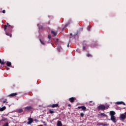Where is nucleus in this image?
<instances>
[{"label":"nucleus","mask_w":126,"mask_h":126,"mask_svg":"<svg viewBox=\"0 0 126 126\" xmlns=\"http://www.w3.org/2000/svg\"><path fill=\"white\" fill-rule=\"evenodd\" d=\"M109 115L110 116L111 121H112L113 123H114V124H116V123H117V118H116V116H115L116 112H115V111H111L110 112Z\"/></svg>","instance_id":"1"},{"label":"nucleus","mask_w":126,"mask_h":126,"mask_svg":"<svg viewBox=\"0 0 126 126\" xmlns=\"http://www.w3.org/2000/svg\"><path fill=\"white\" fill-rule=\"evenodd\" d=\"M7 28L8 29H9V30L10 31H11V30L12 29V26H11L10 25L8 24V23H7V25H4V31H5V30L7 29Z\"/></svg>","instance_id":"2"},{"label":"nucleus","mask_w":126,"mask_h":126,"mask_svg":"<svg viewBox=\"0 0 126 126\" xmlns=\"http://www.w3.org/2000/svg\"><path fill=\"white\" fill-rule=\"evenodd\" d=\"M98 110L99 111H104V110H106V106L104 105H100L98 106Z\"/></svg>","instance_id":"3"},{"label":"nucleus","mask_w":126,"mask_h":126,"mask_svg":"<svg viewBox=\"0 0 126 126\" xmlns=\"http://www.w3.org/2000/svg\"><path fill=\"white\" fill-rule=\"evenodd\" d=\"M26 111H28V112H30V111H32L33 110V108L32 106H27L24 108Z\"/></svg>","instance_id":"4"},{"label":"nucleus","mask_w":126,"mask_h":126,"mask_svg":"<svg viewBox=\"0 0 126 126\" xmlns=\"http://www.w3.org/2000/svg\"><path fill=\"white\" fill-rule=\"evenodd\" d=\"M48 107L49 108H58V107H59V104L49 105Z\"/></svg>","instance_id":"5"},{"label":"nucleus","mask_w":126,"mask_h":126,"mask_svg":"<svg viewBox=\"0 0 126 126\" xmlns=\"http://www.w3.org/2000/svg\"><path fill=\"white\" fill-rule=\"evenodd\" d=\"M28 121H29V122H27V124L28 125H31V124H32V123H33V119L32 118H29L28 119Z\"/></svg>","instance_id":"6"},{"label":"nucleus","mask_w":126,"mask_h":126,"mask_svg":"<svg viewBox=\"0 0 126 126\" xmlns=\"http://www.w3.org/2000/svg\"><path fill=\"white\" fill-rule=\"evenodd\" d=\"M77 109H82V110L84 112H85V111H86V107H85V106H78Z\"/></svg>","instance_id":"7"},{"label":"nucleus","mask_w":126,"mask_h":126,"mask_svg":"<svg viewBox=\"0 0 126 126\" xmlns=\"http://www.w3.org/2000/svg\"><path fill=\"white\" fill-rule=\"evenodd\" d=\"M120 118L121 119H122V120H125L126 118V114H121Z\"/></svg>","instance_id":"8"},{"label":"nucleus","mask_w":126,"mask_h":126,"mask_svg":"<svg viewBox=\"0 0 126 126\" xmlns=\"http://www.w3.org/2000/svg\"><path fill=\"white\" fill-rule=\"evenodd\" d=\"M16 95H17V93H12L10 95H8V97H13L14 96H16Z\"/></svg>","instance_id":"9"},{"label":"nucleus","mask_w":126,"mask_h":126,"mask_svg":"<svg viewBox=\"0 0 126 126\" xmlns=\"http://www.w3.org/2000/svg\"><path fill=\"white\" fill-rule=\"evenodd\" d=\"M69 100L71 103H73L74 102V100H75V98H74V97H70V98H69Z\"/></svg>","instance_id":"10"},{"label":"nucleus","mask_w":126,"mask_h":126,"mask_svg":"<svg viewBox=\"0 0 126 126\" xmlns=\"http://www.w3.org/2000/svg\"><path fill=\"white\" fill-rule=\"evenodd\" d=\"M57 126H63V123H62V121H58L57 122Z\"/></svg>","instance_id":"11"},{"label":"nucleus","mask_w":126,"mask_h":126,"mask_svg":"<svg viewBox=\"0 0 126 126\" xmlns=\"http://www.w3.org/2000/svg\"><path fill=\"white\" fill-rule=\"evenodd\" d=\"M51 34H52V35H54V36H57V32L54 31H51Z\"/></svg>","instance_id":"12"},{"label":"nucleus","mask_w":126,"mask_h":126,"mask_svg":"<svg viewBox=\"0 0 126 126\" xmlns=\"http://www.w3.org/2000/svg\"><path fill=\"white\" fill-rule=\"evenodd\" d=\"M6 109V107L5 106H3V107L0 108V112H2L4 111Z\"/></svg>","instance_id":"13"},{"label":"nucleus","mask_w":126,"mask_h":126,"mask_svg":"<svg viewBox=\"0 0 126 126\" xmlns=\"http://www.w3.org/2000/svg\"><path fill=\"white\" fill-rule=\"evenodd\" d=\"M99 116H100V117H107V115L105 114V113H100L99 114Z\"/></svg>","instance_id":"14"},{"label":"nucleus","mask_w":126,"mask_h":126,"mask_svg":"<svg viewBox=\"0 0 126 126\" xmlns=\"http://www.w3.org/2000/svg\"><path fill=\"white\" fill-rule=\"evenodd\" d=\"M89 105L90 106H94V105L95 104L94 103V102H93V101H90L89 102Z\"/></svg>","instance_id":"15"},{"label":"nucleus","mask_w":126,"mask_h":126,"mask_svg":"<svg viewBox=\"0 0 126 126\" xmlns=\"http://www.w3.org/2000/svg\"><path fill=\"white\" fill-rule=\"evenodd\" d=\"M49 114H55V111L49 109Z\"/></svg>","instance_id":"16"},{"label":"nucleus","mask_w":126,"mask_h":126,"mask_svg":"<svg viewBox=\"0 0 126 126\" xmlns=\"http://www.w3.org/2000/svg\"><path fill=\"white\" fill-rule=\"evenodd\" d=\"M5 121H7V118L2 117V119L1 120V122H5Z\"/></svg>","instance_id":"17"},{"label":"nucleus","mask_w":126,"mask_h":126,"mask_svg":"<svg viewBox=\"0 0 126 126\" xmlns=\"http://www.w3.org/2000/svg\"><path fill=\"white\" fill-rule=\"evenodd\" d=\"M6 65H7V66H10V65H11V62H7L6 63Z\"/></svg>","instance_id":"18"},{"label":"nucleus","mask_w":126,"mask_h":126,"mask_svg":"<svg viewBox=\"0 0 126 126\" xmlns=\"http://www.w3.org/2000/svg\"><path fill=\"white\" fill-rule=\"evenodd\" d=\"M87 57H88V58L91 57L92 58V57H93V56L91 54H90V53H88L87 54Z\"/></svg>","instance_id":"19"},{"label":"nucleus","mask_w":126,"mask_h":126,"mask_svg":"<svg viewBox=\"0 0 126 126\" xmlns=\"http://www.w3.org/2000/svg\"><path fill=\"white\" fill-rule=\"evenodd\" d=\"M39 40L41 44H42V45H43V46H45V43L44 42V41H42L41 39H39Z\"/></svg>","instance_id":"20"},{"label":"nucleus","mask_w":126,"mask_h":126,"mask_svg":"<svg viewBox=\"0 0 126 126\" xmlns=\"http://www.w3.org/2000/svg\"><path fill=\"white\" fill-rule=\"evenodd\" d=\"M123 101H117L116 102V104H117V105H122V104H123Z\"/></svg>","instance_id":"21"},{"label":"nucleus","mask_w":126,"mask_h":126,"mask_svg":"<svg viewBox=\"0 0 126 126\" xmlns=\"http://www.w3.org/2000/svg\"><path fill=\"white\" fill-rule=\"evenodd\" d=\"M100 126H109V124L101 123V124H100Z\"/></svg>","instance_id":"22"},{"label":"nucleus","mask_w":126,"mask_h":126,"mask_svg":"<svg viewBox=\"0 0 126 126\" xmlns=\"http://www.w3.org/2000/svg\"><path fill=\"white\" fill-rule=\"evenodd\" d=\"M6 35H7V36H9V37L11 38V36H12L11 33L6 32Z\"/></svg>","instance_id":"23"},{"label":"nucleus","mask_w":126,"mask_h":126,"mask_svg":"<svg viewBox=\"0 0 126 126\" xmlns=\"http://www.w3.org/2000/svg\"><path fill=\"white\" fill-rule=\"evenodd\" d=\"M92 27H91V26H89L87 28V30L88 31H90L91 28H92Z\"/></svg>","instance_id":"24"},{"label":"nucleus","mask_w":126,"mask_h":126,"mask_svg":"<svg viewBox=\"0 0 126 126\" xmlns=\"http://www.w3.org/2000/svg\"><path fill=\"white\" fill-rule=\"evenodd\" d=\"M57 49L58 52H61V47L60 46L58 47Z\"/></svg>","instance_id":"25"},{"label":"nucleus","mask_w":126,"mask_h":126,"mask_svg":"<svg viewBox=\"0 0 126 126\" xmlns=\"http://www.w3.org/2000/svg\"><path fill=\"white\" fill-rule=\"evenodd\" d=\"M18 112V113H22V112H23V109H19Z\"/></svg>","instance_id":"26"},{"label":"nucleus","mask_w":126,"mask_h":126,"mask_svg":"<svg viewBox=\"0 0 126 126\" xmlns=\"http://www.w3.org/2000/svg\"><path fill=\"white\" fill-rule=\"evenodd\" d=\"M5 63V62H4V60H2L1 62V64L2 65V64H4Z\"/></svg>","instance_id":"27"},{"label":"nucleus","mask_w":126,"mask_h":126,"mask_svg":"<svg viewBox=\"0 0 126 126\" xmlns=\"http://www.w3.org/2000/svg\"><path fill=\"white\" fill-rule=\"evenodd\" d=\"M80 116H81V117H82V118H83V117H84V113H80Z\"/></svg>","instance_id":"28"},{"label":"nucleus","mask_w":126,"mask_h":126,"mask_svg":"<svg viewBox=\"0 0 126 126\" xmlns=\"http://www.w3.org/2000/svg\"><path fill=\"white\" fill-rule=\"evenodd\" d=\"M3 126H8V123H6L3 125Z\"/></svg>","instance_id":"29"},{"label":"nucleus","mask_w":126,"mask_h":126,"mask_svg":"<svg viewBox=\"0 0 126 126\" xmlns=\"http://www.w3.org/2000/svg\"><path fill=\"white\" fill-rule=\"evenodd\" d=\"M48 39H51L52 38V35L51 34H49L48 36Z\"/></svg>","instance_id":"30"},{"label":"nucleus","mask_w":126,"mask_h":126,"mask_svg":"<svg viewBox=\"0 0 126 126\" xmlns=\"http://www.w3.org/2000/svg\"><path fill=\"white\" fill-rule=\"evenodd\" d=\"M108 108H109V105H107L105 106V110H107V109H108Z\"/></svg>","instance_id":"31"},{"label":"nucleus","mask_w":126,"mask_h":126,"mask_svg":"<svg viewBox=\"0 0 126 126\" xmlns=\"http://www.w3.org/2000/svg\"><path fill=\"white\" fill-rule=\"evenodd\" d=\"M6 101H7L6 99H4V100L3 101V103H6Z\"/></svg>","instance_id":"32"},{"label":"nucleus","mask_w":126,"mask_h":126,"mask_svg":"<svg viewBox=\"0 0 126 126\" xmlns=\"http://www.w3.org/2000/svg\"><path fill=\"white\" fill-rule=\"evenodd\" d=\"M34 121H35V123H38V122H39L37 119L34 120Z\"/></svg>","instance_id":"33"},{"label":"nucleus","mask_w":126,"mask_h":126,"mask_svg":"<svg viewBox=\"0 0 126 126\" xmlns=\"http://www.w3.org/2000/svg\"><path fill=\"white\" fill-rule=\"evenodd\" d=\"M85 46H83V50L84 51V50H85Z\"/></svg>","instance_id":"34"},{"label":"nucleus","mask_w":126,"mask_h":126,"mask_svg":"<svg viewBox=\"0 0 126 126\" xmlns=\"http://www.w3.org/2000/svg\"><path fill=\"white\" fill-rule=\"evenodd\" d=\"M43 124H44V126H47V124H46V122H44Z\"/></svg>","instance_id":"35"},{"label":"nucleus","mask_w":126,"mask_h":126,"mask_svg":"<svg viewBox=\"0 0 126 126\" xmlns=\"http://www.w3.org/2000/svg\"><path fill=\"white\" fill-rule=\"evenodd\" d=\"M2 13H5V10H3L2 11Z\"/></svg>","instance_id":"36"},{"label":"nucleus","mask_w":126,"mask_h":126,"mask_svg":"<svg viewBox=\"0 0 126 126\" xmlns=\"http://www.w3.org/2000/svg\"><path fill=\"white\" fill-rule=\"evenodd\" d=\"M10 68L9 67H6V70H9Z\"/></svg>","instance_id":"37"},{"label":"nucleus","mask_w":126,"mask_h":126,"mask_svg":"<svg viewBox=\"0 0 126 126\" xmlns=\"http://www.w3.org/2000/svg\"><path fill=\"white\" fill-rule=\"evenodd\" d=\"M122 104L124 105V106H126V103L124 102H123Z\"/></svg>","instance_id":"38"},{"label":"nucleus","mask_w":126,"mask_h":126,"mask_svg":"<svg viewBox=\"0 0 126 126\" xmlns=\"http://www.w3.org/2000/svg\"><path fill=\"white\" fill-rule=\"evenodd\" d=\"M67 47H68V48L69 47V43H68Z\"/></svg>","instance_id":"39"},{"label":"nucleus","mask_w":126,"mask_h":126,"mask_svg":"<svg viewBox=\"0 0 126 126\" xmlns=\"http://www.w3.org/2000/svg\"><path fill=\"white\" fill-rule=\"evenodd\" d=\"M0 63H1V59H0Z\"/></svg>","instance_id":"40"},{"label":"nucleus","mask_w":126,"mask_h":126,"mask_svg":"<svg viewBox=\"0 0 126 126\" xmlns=\"http://www.w3.org/2000/svg\"><path fill=\"white\" fill-rule=\"evenodd\" d=\"M70 36H72V33H70Z\"/></svg>","instance_id":"41"},{"label":"nucleus","mask_w":126,"mask_h":126,"mask_svg":"<svg viewBox=\"0 0 126 126\" xmlns=\"http://www.w3.org/2000/svg\"><path fill=\"white\" fill-rule=\"evenodd\" d=\"M68 107H70L71 105H70V104H68Z\"/></svg>","instance_id":"42"},{"label":"nucleus","mask_w":126,"mask_h":126,"mask_svg":"<svg viewBox=\"0 0 126 126\" xmlns=\"http://www.w3.org/2000/svg\"><path fill=\"white\" fill-rule=\"evenodd\" d=\"M125 114L126 117V112L125 113Z\"/></svg>","instance_id":"43"},{"label":"nucleus","mask_w":126,"mask_h":126,"mask_svg":"<svg viewBox=\"0 0 126 126\" xmlns=\"http://www.w3.org/2000/svg\"><path fill=\"white\" fill-rule=\"evenodd\" d=\"M66 26H67V25H66L65 26V27H66Z\"/></svg>","instance_id":"44"},{"label":"nucleus","mask_w":126,"mask_h":126,"mask_svg":"<svg viewBox=\"0 0 126 126\" xmlns=\"http://www.w3.org/2000/svg\"><path fill=\"white\" fill-rule=\"evenodd\" d=\"M68 24H69V23H67V25H68Z\"/></svg>","instance_id":"45"},{"label":"nucleus","mask_w":126,"mask_h":126,"mask_svg":"<svg viewBox=\"0 0 126 126\" xmlns=\"http://www.w3.org/2000/svg\"><path fill=\"white\" fill-rule=\"evenodd\" d=\"M71 38V37H70V39Z\"/></svg>","instance_id":"46"}]
</instances>
